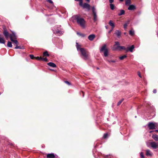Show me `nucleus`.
<instances>
[{
	"label": "nucleus",
	"mask_w": 158,
	"mask_h": 158,
	"mask_svg": "<svg viewBox=\"0 0 158 158\" xmlns=\"http://www.w3.org/2000/svg\"><path fill=\"white\" fill-rule=\"evenodd\" d=\"M131 3V0H125V4L128 5Z\"/></svg>",
	"instance_id": "obj_29"
},
{
	"label": "nucleus",
	"mask_w": 158,
	"mask_h": 158,
	"mask_svg": "<svg viewBox=\"0 0 158 158\" xmlns=\"http://www.w3.org/2000/svg\"><path fill=\"white\" fill-rule=\"evenodd\" d=\"M152 137L155 141H158V135H153Z\"/></svg>",
	"instance_id": "obj_18"
},
{
	"label": "nucleus",
	"mask_w": 158,
	"mask_h": 158,
	"mask_svg": "<svg viewBox=\"0 0 158 158\" xmlns=\"http://www.w3.org/2000/svg\"><path fill=\"white\" fill-rule=\"evenodd\" d=\"M83 8L87 9L88 10H89L90 9V5L86 3H84L83 4Z\"/></svg>",
	"instance_id": "obj_8"
},
{
	"label": "nucleus",
	"mask_w": 158,
	"mask_h": 158,
	"mask_svg": "<svg viewBox=\"0 0 158 158\" xmlns=\"http://www.w3.org/2000/svg\"><path fill=\"white\" fill-rule=\"evenodd\" d=\"M55 33L56 34H59L61 35L63 34V31H60L58 30L57 31H56V33Z\"/></svg>",
	"instance_id": "obj_25"
},
{
	"label": "nucleus",
	"mask_w": 158,
	"mask_h": 158,
	"mask_svg": "<svg viewBox=\"0 0 158 158\" xmlns=\"http://www.w3.org/2000/svg\"><path fill=\"white\" fill-rule=\"evenodd\" d=\"M48 2L50 3H53V2L52 0H48Z\"/></svg>",
	"instance_id": "obj_46"
},
{
	"label": "nucleus",
	"mask_w": 158,
	"mask_h": 158,
	"mask_svg": "<svg viewBox=\"0 0 158 158\" xmlns=\"http://www.w3.org/2000/svg\"><path fill=\"white\" fill-rule=\"evenodd\" d=\"M115 34L118 37L121 35V32L118 30H116L115 32Z\"/></svg>",
	"instance_id": "obj_22"
},
{
	"label": "nucleus",
	"mask_w": 158,
	"mask_h": 158,
	"mask_svg": "<svg viewBox=\"0 0 158 158\" xmlns=\"http://www.w3.org/2000/svg\"><path fill=\"white\" fill-rule=\"evenodd\" d=\"M82 94H83V96H84V92L83 91H82Z\"/></svg>",
	"instance_id": "obj_51"
},
{
	"label": "nucleus",
	"mask_w": 158,
	"mask_h": 158,
	"mask_svg": "<svg viewBox=\"0 0 158 158\" xmlns=\"http://www.w3.org/2000/svg\"><path fill=\"white\" fill-rule=\"evenodd\" d=\"M10 38V40L11 39H17V36L15 33L13 31L11 32V33L9 34Z\"/></svg>",
	"instance_id": "obj_6"
},
{
	"label": "nucleus",
	"mask_w": 158,
	"mask_h": 158,
	"mask_svg": "<svg viewBox=\"0 0 158 158\" xmlns=\"http://www.w3.org/2000/svg\"><path fill=\"white\" fill-rule=\"evenodd\" d=\"M129 24V21H128L127 23H125L124 25V29H126L127 28V27Z\"/></svg>",
	"instance_id": "obj_30"
},
{
	"label": "nucleus",
	"mask_w": 158,
	"mask_h": 158,
	"mask_svg": "<svg viewBox=\"0 0 158 158\" xmlns=\"http://www.w3.org/2000/svg\"><path fill=\"white\" fill-rule=\"evenodd\" d=\"M30 58L31 59H35V57L33 55H30Z\"/></svg>",
	"instance_id": "obj_38"
},
{
	"label": "nucleus",
	"mask_w": 158,
	"mask_h": 158,
	"mask_svg": "<svg viewBox=\"0 0 158 158\" xmlns=\"http://www.w3.org/2000/svg\"><path fill=\"white\" fill-rule=\"evenodd\" d=\"M76 46H77V48L78 50L79 49H80V48L81 46H80V45H79L78 44V43H76Z\"/></svg>",
	"instance_id": "obj_40"
},
{
	"label": "nucleus",
	"mask_w": 158,
	"mask_h": 158,
	"mask_svg": "<svg viewBox=\"0 0 158 158\" xmlns=\"http://www.w3.org/2000/svg\"><path fill=\"white\" fill-rule=\"evenodd\" d=\"M140 157L141 158H144V156L143 154V153L142 152L140 153Z\"/></svg>",
	"instance_id": "obj_42"
},
{
	"label": "nucleus",
	"mask_w": 158,
	"mask_h": 158,
	"mask_svg": "<svg viewBox=\"0 0 158 158\" xmlns=\"http://www.w3.org/2000/svg\"><path fill=\"white\" fill-rule=\"evenodd\" d=\"M129 34L131 35H133L134 34V31L132 30H130L129 31Z\"/></svg>",
	"instance_id": "obj_34"
},
{
	"label": "nucleus",
	"mask_w": 158,
	"mask_h": 158,
	"mask_svg": "<svg viewBox=\"0 0 158 158\" xmlns=\"http://www.w3.org/2000/svg\"><path fill=\"white\" fill-rule=\"evenodd\" d=\"M95 36L94 35H90L88 37V39L90 41L93 40L95 38Z\"/></svg>",
	"instance_id": "obj_14"
},
{
	"label": "nucleus",
	"mask_w": 158,
	"mask_h": 158,
	"mask_svg": "<svg viewBox=\"0 0 158 158\" xmlns=\"http://www.w3.org/2000/svg\"><path fill=\"white\" fill-rule=\"evenodd\" d=\"M125 14V11L124 10H120V12L118 14V16H121L124 15Z\"/></svg>",
	"instance_id": "obj_21"
},
{
	"label": "nucleus",
	"mask_w": 158,
	"mask_h": 158,
	"mask_svg": "<svg viewBox=\"0 0 158 158\" xmlns=\"http://www.w3.org/2000/svg\"><path fill=\"white\" fill-rule=\"evenodd\" d=\"M47 64L48 65L53 68H55L56 67V64L52 62H49Z\"/></svg>",
	"instance_id": "obj_16"
},
{
	"label": "nucleus",
	"mask_w": 158,
	"mask_h": 158,
	"mask_svg": "<svg viewBox=\"0 0 158 158\" xmlns=\"http://www.w3.org/2000/svg\"><path fill=\"white\" fill-rule=\"evenodd\" d=\"M92 10L93 13H96V12L95 11V8L94 7H93L92 8Z\"/></svg>",
	"instance_id": "obj_43"
},
{
	"label": "nucleus",
	"mask_w": 158,
	"mask_h": 158,
	"mask_svg": "<svg viewBox=\"0 0 158 158\" xmlns=\"http://www.w3.org/2000/svg\"><path fill=\"white\" fill-rule=\"evenodd\" d=\"M111 31H109V33H110Z\"/></svg>",
	"instance_id": "obj_55"
},
{
	"label": "nucleus",
	"mask_w": 158,
	"mask_h": 158,
	"mask_svg": "<svg viewBox=\"0 0 158 158\" xmlns=\"http://www.w3.org/2000/svg\"><path fill=\"white\" fill-rule=\"evenodd\" d=\"M123 100V99H122L121 100H120L118 103H117V106L119 105L122 102Z\"/></svg>",
	"instance_id": "obj_36"
},
{
	"label": "nucleus",
	"mask_w": 158,
	"mask_h": 158,
	"mask_svg": "<svg viewBox=\"0 0 158 158\" xmlns=\"http://www.w3.org/2000/svg\"><path fill=\"white\" fill-rule=\"evenodd\" d=\"M7 46L8 47L12 48V44L11 42L10 41H8V43L7 44Z\"/></svg>",
	"instance_id": "obj_26"
},
{
	"label": "nucleus",
	"mask_w": 158,
	"mask_h": 158,
	"mask_svg": "<svg viewBox=\"0 0 158 158\" xmlns=\"http://www.w3.org/2000/svg\"><path fill=\"white\" fill-rule=\"evenodd\" d=\"M77 33L78 35L83 37H84L85 36V35L84 34L81 33L79 32H77Z\"/></svg>",
	"instance_id": "obj_32"
},
{
	"label": "nucleus",
	"mask_w": 158,
	"mask_h": 158,
	"mask_svg": "<svg viewBox=\"0 0 158 158\" xmlns=\"http://www.w3.org/2000/svg\"><path fill=\"white\" fill-rule=\"evenodd\" d=\"M47 158H54L55 156L53 153L48 154L47 155Z\"/></svg>",
	"instance_id": "obj_15"
},
{
	"label": "nucleus",
	"mask_w": 158,
	"mask_h": 158,
	"mask_svg": "<svg viewBox=\"0 0 158 158\" xmlns=\"http://www.w3.org/2000/svg\"><path fill=\"white\" fill-rule=\"evenodd\" d=\"M123 0H119V1H120V2H123Z\"/></svg>",
	"instance_id": "obj_53"
},
{
	"label": "nucleus",
	"mask_w": 158,
	"mask_h": 158,
	"mask_svg": "<svg viewBox=\"0 0 158 158\" xmlns=\"http://www.w3.org/2000/svg\"><path fill=\"white\" fill-rule=\"evenodd\" d=\"M134 48V45H132L131 47L127 48V49L126 50V52H128L129 51L130 52H132Z\"/></svg>",
	"instance_id": "obj_12"
},
{
	"label": "nucleus",
	"mask_w": 158,
	"mask_h": 158,
	"mask_svg": "<svg viewBox=\"0 0 158 158\" xmlns=\"http://www.w3.org/2000/svg\"><path fill=\"white\" fill-rule=\"evenodd\" d=\"M138 75L140 77V78H141V77H142V76H141V74H140V72L138 71Z\"/></svg>",
	"instance_id": "obj_45"
},
{
	"label": "nucleus",
	"mask_w": 158,
	"mask_h": 158,
	"mask_svg": "<svg viewBox=\"0 0 158 158\" xmlns=\"http://www.w3.org/2000/svg\"><path fill=\"white\" fill-rule=\"evenodd\" d=\"M43 55L44 56H49V55L48 53V51H45L43 53Z\"/></svg>",
	"instance_id": "obj_23"
},
{
	"label": "nucleus",
	"mask_w": 158,
	"mask_h": 158,
	"mask_svg": "<svg viewBox=\"0 0 158 158\" xmlns=\"http://www.w3.org/2000/svg\"><path fill=\"white\" fill-rule=\"evenodd\" d=\"M3 33L5 36L6 38V39H7L8 38V37L9 36V34L8 32L7 31V30L6 29L5 27V26H3Z\"/></svg>",
	"instance_id": "obj_4"
},
{
	"label": "nucleus",
	"mask_w": 158,
	"mask_h": 158,
	"mask_svg": "<svg viewBox=\"0 0 158 158\" xmlns=\"http://www.w3.org/2000/svg\"><path fill=\"white\" fill-rule=\"evenodd\" d=\"M41 60H43L45 62H48V60L46 58H43L42 57Z\"/></svg>",
	"instance_id": "obj_35"
},
{
	"label": "nucleus",
	"mask_w": 158,
	"mask_h": 158,
	"mask_svg": "<svg viewBox=\"0 0 158 158\" xmlns=\"http://www.w3.org/2000/svg\"><path fill=\"white\" fill-rule=\"evenodd\" d=\"M76 20L78 25L83 28H85L86 22L85 19L79 16L76 17Z\"/></svg>",
	"instance_id": "obj_1"
},
{
	"label": "nucleus",
	"mask_w": 158,
	"mask_h": 158,
	"mask_svg": "<svg viewBox=\"0 0 158 158\" xmlns=\"http://www.w3.org/2000/svg\"><path fill=\"white\" fill-rule=\"evenodd\" d=\"M108 61L109 63H110L111 62L113 63H115V61L114 60H108Z\"/></svg>",
	"instance_id": "obj_44"
},
{
	"label": "nucleus",
	"mask_w": 158,
	"mask_h": 158,
	"mask_svg": "<svg viewBox=\"0 0 158 158\" xmlns=\"http://www.w3.org/2000/svg\"><path fill=\"white\" fill-rule=\"evenodd\" d=\"M1 94V93H0V95Z\"/></svg>",
	"instance_id": "obj_60"
},
{
	"label": "nucleus",
	"mask_w": 158,
	"mask_h": 158,
	"mask_svg": "<svg viewBox=\"0 0 158 158\" xmlns=\"http://www.w3.org/2000/svg\"><path fill=\"white\" fill-rule=\"evenodd\" d=\"M148 126L149 129H155L156 127L155 123L152 122H149L148 124Z\"/></svg>",
	"instance_id": "obj_5"
},
{
	"label": "nucleus",
	"mask_w": 158,
	"mask_h": 158,
	"mask_svg": "<svg viewBox=\"0 0 158 158\" xmlns=\"http://www.w3.org/2000/svg\"><path fill=\"white\" fill-rule=\"evenodd\" d=\"M10 40L13 43H14L16 45H18L19 44V42L16 39H11Z\"/></svg>",
	"instance_id": "obj_19"
},
{
	"label": "nucleus",
	"mask_w": 158,
	"mask_h": 158,
	"mask_svg": "<svg viewBox=\"0 0 158 158\" xmlns=\"http://www.w3.org/2000/svg\"><path fill=\"white\" fill-rule=\"evenodd\" d=\"M117 46H120V43L118 41H116L115 42V44L114 45L113 49V50H116L117 49L116 48Z\"/></svg>",
	"instance_id": "obj_9"
},
{
	"label": "nucleus",
	"mask_w": 158,
	"mask_h": 158,
	"mask_svg": "<svg viewBox=\"0 0 158 158\" xmlns=\"http://www.w3.org/2000/svg\"><path fill=\"white\" fill-rule=\"evenodd\" d=\"M109 1L110 4H112L114 2V0H109Z\"/></svg>",
	"instance_id": "obj_47"
},
{
	"label": "nucleus",
	"mask_w": 158,
	"mask_h": 158,
	"mask_svg": "<svg viewBox=\"0 0 158 158\" xmlns=\"http://www.w3.org/2000/svg\"><path fill=\"white\" fill-rule=\"evenodd\" d=\"M100 52H104V55L105 56H108V50L106 48V45L104 44L101 48L100 50Z\"/></svg>",
	"instance_id": "obj_2"
},
{
	"label": "nucleus",
	"mask_w": 158,
	"mask_h": 158,
	"mask_svg": "<svg viewBox=\"0 0 158 158\" xmlns=\"http://www.w3.org/2000/svg\"><path fill=\"white\" fill-rule=\"evenodd\" d=\"M108 134L107 133H105L104 134L103 136V138L104 139L106 138L107 137Z\"/></svg>",
	"instance_id": "obj_39"
},
{
	"label": "nucleus",
	"mask_w": 158,
	"mask_h": 158,
	"mask_svg": "<svg viewBox=\"0 0 158 158\" xmlns=\"http://www.w3.org/2000/svg\"><path fill=\"white\" fill-rule=\"evenodd\" d=\"M35 59H36L37 60H41L42 57H41V56L40 57H39V56L35 57Z\"/></svg>",
	"instance_id": "obj_37"
},
{
	"label": "nucleus",
	"mask_w": 158,
	"mask_h": 158,
	"mask_svg": "<svg viewBox=\"0 0 158 158\" xmlns=\"http://www.w3.org/2000/svg\"><path fill=\"white\" fill-rule=\"evenodd\" d=\"M80 50L81 53L82 55L84 60H86L88 57V54L85 49L82 48H80Z\"/></svg>",
	"instance_id": "obj_3"
},
{
	"label": "nucleus",
	"mask_w": 158,
	"mask_h": 158,
	"mask_svg": "<svg viewBox=\"0 0 158 158\" xmlns=\"http://www.w3.org/2000/svg\"><path fill=\"white\" fill-rule=\"evenodd\" d=\"M110 8L111 10H113L114 9V5L112 4H110Z\"/></svg>",
	"instance_id": "obj_27"
},
{
	"label": "nucleus",
	"mask_w": 158,
	"mask_h": 158,
	"mask_svg": "<svg viewBox=\"0 0 158 158\" xmlns=\"http://www.w3.org/2000/svg\"><path fill=\"white\" fill-rule=\"evenodd\" d=\"M158 143H157L155 142H152L150 143L151 147L153 149H156L157 147Z\"/></svg>",
	"instance_id": "obj_7"
},
{
	"label": "nucleus",
	"mask_w": 158,
	"mask_h": 158,
	"mask_svg": "<svg viewBox=\"0 0 158 158\" xmlns=\"http://www.w3.org/2000/svg\"><path fill=\"white\" fill-rule=\"evenodd\" d=\"M146 154L147 156L151 157L153 155V153L149 150L148 149L146 150Z\"/></svg>",
	"instance_id": "obj_10"
},
{
	"label": "nucleus",
	"mask_w": 158,
	"mask_h": 158,
	"mask_svg": "<svg viewBox=\"0 0 158 158\" xmlns=\"http://www.w3.org/2000/svg\"><path fill=\"white\" fill-rule=\"evenodd\" d=\"M153 131H150L149 132L150 133H151Z\"/></svg>",
	"instance_id": "obj_52"
},
{
	"label": "nucleus",
	"mask_w": 158,
	"mask_h": 158,
	"mask_svg": "<svg viewBox=\"0 0 158 158\" xmlns=\"http://www.w3.org/2000/svg\"><path fill=\"white\" fill-rule=\"evenodd\" d=\"M86 1L88 2H90V0H85Z\"/></svg>",
	"instance_id": "obj_49"
},
{
	"label": "nucleus",
	"mask_w": 158,
	"mask_h": 158,
	"mask_svg": "<svg viewBox=\"0 0 158 158\" xmlns=\"http://www.w3.org/2000/svg\"><path fill=\"white\" fill-rule=\"evenodd\" d=\"M109 23L110 25L113 28L114 27V24L112 20H110Z\"/></svg>",
	"instance_id": "obj_24"
},
{
	"label": "nucleus",
	"mask_w": 158,
	"mask_h": 158,
	"mask_svg": "<svg viewBox=\"0 0 158 158\" xmlns=\"http://www.w3.org/2000/svg\"><path fill=\"white\" fill-rule=\"evenodd\" d=\"M154 131H155L156 132H158V130H156Z\"/></svg>",
	"instance_id": "obj_50"
},
{
	"label": "nucleus",
	"mask_w": 158,
	"mask_h": 158,
	"mask_svg": "<svg viewBox=\"0 0 158 158\" xmlns=\"http://www.w3.org/2000/svg\"><path fill=\"white\" fill-rule=\"evenodd\" d=\"M1 35L0 34V43L2 44H5V41L4 38L1 37Z\"/></svg>",
	"instance_id": "obj_17"
},
{
	"label": "nucleus",
	"mask_w": 158,
	"mask_h": 158,
	"mask_svg": "<svg viewBox=\"0 0 158 158\" xmlns=\"http://www.w3.org/2000/svg\"><path fill=\"white\" fill-rule=\"evenodd\" d=\"M93 20L95 22L97 20V15H96V13H93Z\"/></svg>",
	"instance_id": "obj_20"
},
{
	"label": "nucleus",
	"mask_w": 158,
	"mask_h": 158,
	"mask_svg": "<svg viewBox=\"0 0 158 158\" xmlns=\"http://www.w3.org/2000/svg\"><path fill=\"white\" fill-rule=\"evenodd\" d=\"M124 34H126V33H125H125H124Z\"/></svg>",
	"instance_id": "obj_59"
},
{
	"label": "nucleus",
	"mask_w": 158,
	"mask_h": 158,
	"mask_svg": "<svg viewBox=\"0 0 158 158\" xmlns=\"http://www.w3.org/2000/svg\"><path fill=\"white\" fill-rule=\"evenodd\" d=\"M153 92L154 93H155V94L157 92L156 90V89H154L153 91Z\"/></svg>",
	"instance_id": "obj_48"
},
{
	"label": "nucleus",
	"mask_w": 158,
	"mask_h": 158,
	"mask_svg": "<svg viewBox=\"0 0 158 158\" xmlns=\"http://www.w3.org/2000/svg\"><path fill=\"white\" fill-rule=\"evenodd\" d=\"M97 69H99V68H97Z\"/></svg>",
	"instance_id": "obj_56"
},
{
	"label": "nucleus",
	"mask_w": 158,
	"mask_h": 158,
	"mask_svg": "<svg viewBox=\"0 0 158 158\" xmlns=\"http://www.w3.org/2000/svg\"><path fill=\"white\" fill-rule=\"evenodd\" d=\"M79 1V5L81 6H83V0H80V1Z\"/></svg>",
	"instance_id": "obj_33"
},
{
	"label": "nucleus",
	"mask_w": 158,
	"mask_h": 158,
	"mask_svg": "<svg viewBox=\"0 0 158 158\" xmlns=\"http://www.w3.org/2000/svg\"><path fill=\"white\" fill-rule=\"evenodd\" d=\"M74 0L76 1H80V0Z\"/></svg>",
	"instance_id": "obj_54"
},
{
	"label": "nucleus",
	"mask_w": 158,
	"mask_h": 158,
	"mask_svg": "<svg viewBox=\"0 0 158 158\" xmlns=\"http://www.w3.org/2000/svg\"><path fill=\"white\" fill-rule=\"evenodd\" d=\"M135 9V6L133 5H130L128 8V9L129 10H134Z\"/></svg>",
	"instance_id": "obj_11"
},
{
	"label": "nucleus",
	"mask_w": 158,
	"mask_h": 158,
	"mask_svg": "<svg viewBox=\"0 0 158 158\" xmlns=\"http://www.w3.org/2000/svg\"><path fill=\"white\" fill-rule=\"evenodd\" d=\"M64 82L68 85H71V83L68 81H64Z\"/></svg>",
	"instance_id": "obj_41"
},
{
	"label": "nucleus",
	"mask_w": 158,
	"mask_h": 158,
	"mask_svg": "<svg viewBox=\"0 0 158 158\" xmlns=\"http://www.w3.org/2000/svg\"><path fill=\"white\" fill-rule=\"evenodd\" d=\"M106 27V28L107 29V27Z\"/></svg>",
	"instance_id": "obj_57"
},
{
	"label": "nucleus",
	"mask_w": 158,
	"mask_h": 158,
	"mask_svg": "<svg viewBox=\"0 0 158 158\" xmlns=\"http://www.w3.org/2000/svg\"><path fill=\"white\" fill-rule=\"evenodd\" d=\"M15 49H23V46L21 47V46H18V45H16L15 47Z\"/></svg>",
	"instance_id": "obj_31"
},
{
	"label": "nucleus",
	"mask_w": 158,
	"mask_h": 158,
	"mask_svg": "<svg viewBox=\"0 0 158 158\" xmlns=\"http://www.w3.org/2000/svg\"><path fill=\"white\" fill-rule=\"evenodd\" d=\"M127 57V56L126 55H124L123 56H122L119 57V59L120 60H123L124 58H126Z\"/></svg>",
	"instance_id": "obj_28"
},
{
	"label": "nucleus",
	"mask_w": 158,
	"mask_h": 158,
	"mask_svg": "<svg viewBox=\"0 0 158 158\" xmlns=\"http://www.w3.org/2000/svg\"><path fill=\"white\" fill-rule=\"evenodd\" d=\"M116 48L117 49V50L119 51H121L122 50H125L126 49V48L125 47L122 46H117Z\"/></svg>",
	"instance_id": "obj_13"
},
{
	"label": "nucleus",
	"mask_w": 158,
	"mask_h": 158,
	"mask_svg": "<svg viewBox=\"0 0 158 158\" xmlns=\"http://www.w3.org/2000/svg\"><path fill=\"white\" fill-rule=\"evenodd\" d=\"M135 118H136V116H135Z\"/></svg>",
	"instance_id": "obj_58"
}]
</instances>
